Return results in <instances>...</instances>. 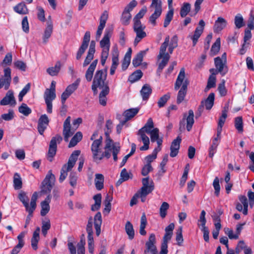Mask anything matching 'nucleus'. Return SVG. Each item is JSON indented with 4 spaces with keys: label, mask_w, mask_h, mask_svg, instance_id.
<instances>
[{
    "label": "nucleus",
    "mask_w": 254,
    "mask_h": 254,
    "mask_svg": "<svg viewBox=\"0 0 254 254\" xmlns=\"http://www.w3.org/2000/svg\"><path fill=\"white\" fill-rule=\"evenodd\" d=\"M155 128L154 127V123L153 122V120L151 118H149L146 123L145 124L144 126L140 128L138 132L142 133H147L149 134L151 132L153 129Z\"/></svg>",
    "instance_id": "31"
},
{
    "label": "nucleus",
    "mask_w": 254,
    "mask_h": 254,
    "mask_svg": "<svg viewBox=\"0 0 254 254\" xmlns=\"http://www.w3.org/2000/svg\"><path fill=\"white\" fill-rule=\"evenodd\" d=\"M214 63L215 67L219 73L224 76L228 71L226 65V54L224 53L222 56V58L219 57L215 58Z\"/></svg>",
    "instance_id": "8"
},
{
    "label": "nucleus",
    "mask_w": 254,
    "mask_h": 254,
    "mask_svg": "<svg viewBox=\"0 0 254 254\" xmlns=\"http://www.w3.org/2000/svg\"><path fill=\"white\" fill-rule=\"evenodd\" d=\"M125 229L126 232L128 236V238L130 240L132 239L134 236V231L133 226L130 222L127 221L126 223Z\"/></svg>",
    "instance_id": "52"
},
{
    "label": "nucleus",
    "mask_w": 254,
    "mask_h": 254,
    "mask_svg": "<svg viewBox=\"0 0 254 254\" xmlns=\"http://www.w3.org/2000/svg\"><path fill=\"white\" fill-rule=\"evenodd\" d=\"M102 216L100 212H98L94 216V224L97 236H99L101 232V226L102 224Z\"/></svg>",
    "instance_id": "34"
},
{
    "label": "nucleus",
    "mask_w": 254,
    "mask_h": 254,
    "mask_svg": "<svg viewBox=\"0 0 254 254\" xmlns=\"http://www.w3.org/2000/svg\"><path fill=\"white\" fill-rule=\"evenodd\" d=\"M113 33L112 28H106L103 38L100 42V46L102 49H110V38Z\"/></svg>",
    "instance_id": "14"
},
{
    "label": "nucleus",
    "mask_w": 254,
    "mask_h": 254,
    "mask_svg": "<svg viewBox=\"0 0 254 254\" xmlns=\"http://www.w3.org/2000/svg\"><path fill=\"white\" fill-rule=\"evenodd\" d=\"M227 24V21L221 17H219L215 21L214 25L215 32H219L226 27Z\"/></svg>",
    "instance_id": "27"
},
{
    "label": "nucleus",
    "mask_w": 254,
    "mask_h": 254,
    "mask_svg": "<svg viewBox=\"0 0 254 254\" xmlns=\"http://www.w3.org/2000/svg\"><path fill=\"white\" fill-rule=\"evenodd\" d=\"M169 207V205L167 202H164L162 203L159 210L160 216L162 218H164L166 217L167 215V211Z\"/></svg>",
    "instance_id": "63"
},
{
    "label": "nucleus",
    "mask_w": 254,
    "mask_h": 254,
    "mask_svg": "<svg viewBox=\"0 0 254 254\" xmlns=\"http://www.w3.org/2000/svg\"><path fill=\"white\" fill-rule=\"evenodd\" d=\"M151 91L152 90L149 85L147 84L144 85L140 91V94L143 100L147 99L151 94Z\"/></svg>",
    "instance_id": "46"
},
{
    "label": "nucleus",
    "mask_w": 254,
    "mask_h": 254,
    "mask_svg": "<svg viewBox=\"0 0 254 254\" xmlns=\"http://www.w3.org/2000/svg\"><path fill=\"white\" fill-rule=\"evenodd\" d=\"M110 88L108 85H106L99 94V102L102 106H105L107 103L106 96L109 94Z\"/></svg>",
    "instance_id": "35"
},
{
    "label": "nucleus",
    "mask_w": 254,
    "mask_h": 254,
    "mask_svg": "<svg viewBox=\"0 0 254 254\" xmlns=\"http://www.w3.org/2000/svg\"><path fill=\"white\" fill-rule=\"evenodd\" d=\"M139 110V108H135L129 109L125 111L124 113V116L126 119L125 121L127 122V121L133 118L138 113Z\"/></svg>",
    "instance_id": "42"
},
{
    "label": "nucleus",
    "mask_w": 254,
    "mask_h": 254,
    "mask_svg": "<svg viewBox=\"0 0 254 254\" xmlns=\"http://www.w3.org/2000/svg\"><path fill=\"white\" fill-rule=\"evenodd\" d=\"M56 98V92L46 89L44 94V99L47 106V112L49 114L52 113V102Z\"/></svg>",
    "instance_id": "10"
},
{
    "label": "nucleus",
    "mask_w": 254,
    "mask_h": 254,
    "mask_svg": "<svg viewBox=\"0 0 254 254\" xmlns=\"http://www.w3.org/2000/svg\"><path fill=\"white\" fill-rule=\"evenodd\" d=\"M148 134L150 135L152 142L156 141L157 144L162 145L163 140L162 138L159 137V130L158 128H153L152 131Z\"/></svg>",
    "instance_id": "29"
},
{
    "label": "nucleus",
    "mask_w": 254,
    "mask_h": 254,
    "mask_svg": "<svg viewBox=\"0 0 254 254\" xmlns=\"http://www.w3.org/2000/svg\"><path fill=\"white\" fill-rule=\"evenodd\" d=\"M53 30V25L51 22H48L47 23V26L44 30V32L43 36V41L44 43H47L48 39L51 37Z\"/></svg>",
    "instance_id": "32"
},
{
    "label": "nucleus",
    "mask_w": 254,
    "mask_h": 254,
    "mask_svg": "<svg viewBox=\"0 0 254 254\" xmlns=\"http://www.w3.org/2000/svg\"><path fill=\"white\" fill-rule=\"evenodd\" d=\"M221 140V134L216 133V135L212 139V143L209 148V156L212 157L216 152L217 148Z\"/></svg>",
    "instance_id": "21"
},
{
    "label": "nucleus",
    "mask_w": 254,
    "mask_h": 254,
    "mask_svg": "<svg viewBox=\"0 0 254 254\" xmlns=\"http://www.w3.org/2000/svg\"><path fill=\"white\" fill-rule=\"evenodd\" d=\"M98 63V60H95L91 64L87 69L85 73V78L88 81H91L92 78L93 72Z\"/></svg>",
    "instance_id": "33"
},
{
    "label": "nucleus",
    "mask_w": 254,
    "mask_h": 254,
    "mask_svg": "<svg viewBox=\"0 0 254 254\" xmlns=\"http://www.w3.org/2000/svg\"><path fill=\"white\" fill-rule=\"evenodd\" d=\"M4 75L0 78V89L3 88L7 90L10 86L11 81V69L6 67L3 70Z\"/></svg>",
    "instance_id": "11"
},
{
    "label": "nucleus",
    "mask_w": 254,
    "mask_h": 254,
    "mask_svg": "<svg viewBox=\"0 0 254 254\" xmlns=\"http://www.w3.org/2000/svg\"><path fill=\"white\" fill-rule=\"evenodd\" d=\"M62 137L57 134L53 137L50 143L48 155L49 157H53L56 153L57 144H59L62 140Z\"/></svg>",
    "instance_id": "15"
},
{
    "label": "nucleus",
    "mask_w": 254,
    "mask_h": 254,
    "mask_svg": "<svg viewBox=\"0 0 254 254\" xmlns=\"http://www.w3.org/2000/svg\"><path fill=\"white\" fill-rule=\"evenodd\" d=\"M93 219L91 217L88 220L86 227V231L88 233V248L89 252L93 254L94 250V243L93 237L92 224Z\"/></svg>",
    "instance_id": "9"
},
{
    "label": "nucleus",
    "mask_w": 254,
    "mask_h": 254,
    "mask_svg": "<svg viewBox=\"0 0 254 254\" xmlns=\"http://www.w3.org/2000/svg\"><path fill=\"white\" fill-rule=\"evenodd\" d=\"M108 18V13L107 11H104V12L102 14V15L100 18V23H99V25L98 27V29H97V31L96 32V39L97 40H99V39L102 35L103 30L104 29V28L105 26Z\"/></svg>",
    "instance_id": "18"
},
{
    "label": "nucleus",
    "mask_w": 254,
    "mask_h": 254,
    "mask_svg": "<svg viewBox=\"0 0 254 254\" xmlns=\"http://www.w3.org/2000/svg\"><path fill=\"white\" fill-rule=\"evenodd\" d=\"M49 120L48 116L46 115H42L39 118L38 124V130L39 133L43 135L47 128Z\"/></svg>",
    "instance_id": "23"
},
{
    "label": "nucleus",
    "mask_w": 254,
    "mask_h": 254,
    "mask_svg": "<svg viewBox=\"0 0 254 254\" xmlns=\"http://www.w3.org/2000/svg\"><path fill=\"white\" fill-rule=\"evenodd\" d=\"M181 142V138L180 136H178L176 139L173 141L170 147L171 152L170 155L171 157H174L177 155Z\"/></svg>",
    "instance_id": "25"
},
{
    "label": "nucleus",
    "mask_w": 254,
    "mask_h": 254,
    "mask_svg": "<svg viewBox=\"0 0 254 254\" xmlns=\"http://www.w3.org/2000/svg\"><path fill=\"white\" fill-rule=\"evenodd\" d=\"M147 225V219L145 213H143L141 217L139 233L141 235L144 236L146 234L145 228Z\"/></svg>",
    "instance_id": "48"
},
{
    "label": "nucleus",
    "mask_w": 254,
    "mask_h": 254,
    "mask_svg": "<svg viewBox=\"0 0 254 254\" xmlns=\"http://www.w3.org/2000/svg\"><path fill=\"white\" fill-rule=\"evenodd\" d=\"M170 57L169 54H166V55L162 56V58H161L162 59V60L158 65V67L157 69L158 72H161L162 71V69L167 64L170 59Z\"/></svg>",
    "instance_id": "51"
},
{
    "label": "nucleus",
    "mask_w": 254,
    "mask_h": 254,
    "mask_svg": "<svg viewBox=\"0 0 254 254\" xmlns=\"http://www.w3.org/2000/svg\"><path fill=\"white\" fill-rule=\"evenodd\" d=\"M187 122V129L188 131H190L194 124V113L192 110H190L188 114H184L182 120L180 122V126L182 125L184 127L185 121Z\"/></svg>",
    "instance_id": "16"
},
{
    "label": "nucleus",
    "mask_w": 254,
    "mask_h": 254,
    "mask_svg": "<svg viewBox=\"0 0 254 254\" xmlns=\"http://www.w3.org/2000/svg\"><path fill=\"white\" fill-rule=\"evenodd\" d=\"M139 137L138 138V141H142L143 143V145L140 147L141 151L147 150L149 148L150 140L148 136L142 133L138 132L137 133Z\"/></svg>",
    "instance_id": "26"
},
{
    "label": "nucleus",
    "mask_w": 254,
    "mask_h": 254,
    "mask_svg": "<svg viewBox=\"0 0 254 254\" xmlns=\"http://www.w3.org/2000/svg\"><path fill=\"white\" fill-rule=\"evenodd\" d=\"M80 82V79H77L74 82L69 85L66 87L65 90L62 93L61 96V100L63 104L64 103L66 100L77 88L79 85Z\"/></svg>",
    "instance_id": "12"
},
{
    "label": "nucleus",
    "mask_w": 254,
    "mask_h": 254,
    "mask_svg": "<svg viewBox=\"0 0 254 254\" xmlns=\"http://www.w3.org/2000/svg\"><path fill=\"white\" fill-rule=\"evenodd\" d=\"M191 6L189 3H183L180 11V15L182 17H185L190 11Z\"/></svg>",
    "instance_id": "57"
},
{
    "label": "nucleus",
    "mask_w": 254,
    "mask_h": 254,
    "mask_svg": "<svg viewBox=\"0 0 254 254\" xmlns=\"http://www.w3.org/2000/svg\"><path fill=\"white\" fill-rule=\"evenodd\" d=\"M146 51H141L138 53L132 60V64L135 67L139 66L143 60V56L145 55Z\"/></svg>",
    "instance_id": "47"
},
{
    "label": "nucleus",
    "mask_w": 254,
    "mask_h": 254,
    "mask_svg": "<svg viewBox=\"0 0 254 254\" xmlns=\"http://www.w3.org/2000/svg\"><path fill=\"white\" fill-rule=\"evenodd\" d=\"M40 231V227H38L36 229L35 231L34 232L33 234V236L31 239V246L32 248L36 250L37 249V244L39 241V233Z\"/></svg>",
    "instance_id": "37"
},
{
    "label": "nucleus",
    "mask_w": 254,
    "mask_h": 254,
    "mask_svg": "<svg viewBox=\"0 0 254 254\" xmlns=\"http://www.w3.org/2000/svg\"><path fill=\"white\" fill-rule=\"evenodd\" d=\"M185 71L184 68H182L180 70L179 74L177 78L175 85V89L178 90L182 85L183 86V84L185 82L188 83L187 80H185Z\"/></svg>",
    "instance_id": "28"
},
{
    "label": "nucleus",
    "mask_w": 254,
    "mask_h": 254,
    "mask_svg": "<svg viewBox=\"0 0 254 254\" xmlns=\"http://www.w3.org/2000/svg\"><path fill=\"white\" fill-rule=\"evenodd\" d=\"M13 9L16 12L20 14H25L28 12V9L23 2L18 3Z\"/></svg>",
    "instance_id": "49"
},
{
    "label": "nucleus",
    "mask_w": 254,
    "mask_h": 254,
    "mask_svg": "<svg viewBox=\"0 0 254 254\" xmlns=\"http://www.w3.org/2000/svg\"><path fill=\"white\" fill-rule=\"evenodd\" d=\"M80 154V151L79 150L74 151L70 155L68 162L64 164L61 171V175L59 178V181L63 182L67 176V172L70 171L74 166L78 156Z\"/></svg>",
    "instance_id": "3"
},
{
    "label": "nucleus",
    "mask_w": 254,
    "mask_h": 254,
    "mask_svg": "<svg viewBox=\"0 0 254 254\" xmlns=\"http://www.w3.org/2000/svg\"><path fill=\"white\" fill-rule=\"evenodd\" d=\"M142 183L143 186L137 193L147 195L154 190V183L152 181H149L148 177L143 178Z\"/></svg>",
    "instance_id": "13"
},
{
    "label": "nucleus",
    "mask_w": 254,
    "mask_h": 254,
    "mask_svg": "<svg viewBox=\"0 0 254 254\" xmlns=\"http://www.w3.org/2000/svg\"><path fill=\"white\" fill-rule=\"evenodd\" d=\"M106 70H98L96 71L92 85V89L94 94H97V88L103 89L106 85H108V82H106Z\"/></svg>",
    "instance_id": "4"
},
{
    "label": "nucleus",
    "mask_w": 254,
    "mask_h": 254,
    "mask_svg": "<svg viewBox=\"0 0 254 254\" xmlns=\"http://www.w3.org/2000/svg\"><path fill=\"white\" fill-rule=\"evenodd\" d=\"M104 177L101 174H96L95 178V185L98 190H101L104 187Z\"/></svg>",
    "instance_id": "40"
},
{
    "label": "nucleus",
    "mask_w": 254,
    "mask_h": 254,
    "mask_svg": "<svg viewBox=\"0 0 254 254\" xmlns=\"http://www.w3.org/2000/svg\"><path fill=\"white\" fill-rule=\"evenodd\" d=\"M146 11L147 8L145 6L143 7L133 18V23H142L140 19L144 16Z\"/></svg>",
    "instance_id": "50"
},
{
    "label": "nucleus",
    "mask_w": 254,
    "mask_h": 254,
    "mask_svg": "<svg viewBox=\"0 0 254 254\" xmlns=\"http://www.w3.org/2000/svg\"><path fill=\"white\" fill-rule=\"evenodd\" d=\"M132 50L131 48L128 49L127 52L126 53L124 57V60L122 64V69L124 70H126L130 63L131 56Z\"/></svg>",
    "instance_id": "39"
},
{
    "label": "nucleus",
    "mask_w": 254,
    "mask_h": 254,
    "mask_svg": "<svg viewBox=\"0 0 254 254\" xmlns=\"http://www.w3.org/2000/svg\"><path fill=\"white\" fill-rule=\"evenodd\" d=\"M119 64L118 49L115 48L112 54V64L111 66L117 68Z\"/></svg>",
    "instance_id": "62"
},
{
    "label": "nucleus",
    "mask_w": 254,
    "mask_h": 254,
    "mask_svg": "<svg viewBox=\"0 0 254 254\" xmlns=\"http://www.w3.org/2000/svg\"><path fill=\"white\" fill-rule=\"evenodd\" d=\"M142 72L140 70H137L129 76L128 80L131 83L134 82L140 79L142 76Z\"/></svg>",
    "instance_id": "56"
},
{
    "label": "nucleus",
    "mask_w": 254,
    "mask_h": 254,
    "mask_svg": "<svg viewBox=\"0 0 254 254\" xmlns=\"http://www.w3.org/2000/svg\"><path fill=\"white\" fill-rule=\"evenodd\" d=\"M234 23L236 27L240 29L245 25L244 18L241 14H237L234 19Z\"/></svg>",
    "instance_id": "54"
},
{
    "label": "nucleus",
    "mask_w": 254,
    "mask_h": 254,
    "mask_svg": "<svg viewBox=\"0 0 254 254\" xmlns=\"http://www.w3.org/2000/svg\"><path fill=\"white\" fill-rule=\"evenodd\" d=\"M235 127L239 132H242L243 130V119L242 117H238L235 118Z\"/></svg>",
    "instance_id": "64"
},
{
    "label": "nucleus",
    "mask_w": 254,
    "mask_h": 254,
    "mask_svg": "<svg viewBox=\"0 0 254 254\" xmlns=\"http://www.w3.org/2000/svg\"><path fill=\"white\" fill-rule=\"evenodd\" d=\"M151 15L149 17V23L153 26L156 25V20L161 16L162 12V4L161 0H152L149 6Z\"/></svg>",
    "instance_id": "5"
},
{
    "label": "nucleus",
    "mask_w": 254,
    "mask_h": 254,
    "mask_svg": "<svg viewBox=\"0 0 254 254\" xmlns=\"http://www.w3.org/2000/svg\"><path fill=\"white\" fill-rule=\"evenodd\" d=\"M102 142V137L99 136L91 145V149L94 161L99 163L104 157L109 158L112 153L113 159L116 161L118 160L117 155L120 150V144L114 142L111 138H107L105 141V151L103 152Z\"/></svg>",
    "instance_id": "1"
},
{
    "label": "nucleus",
    "mask_w": 254,
    "mask_h": 254,
    "mask_svg": "<svg viewBox=\"0 0 254 254\" xmlns=\"http://www.w3.org/2000/svg\"><path fill=\"white\" fill-rule=\"evenodd\" d=\"M16 103L13 92L11 90L7 92L5 96L0 102V104L2 106L9 105L10 106H14Z\"/></svg>",
    "instance_id": "19"
},
{
    "label": "nucleus",
    "mask_w": 254,
    "mask_h": 254,
    "mask_svg": "<svg viewBox=\"0 0 254 254\" xmlns=\"http://www.w3.org/2000/svg\"><path fill=\"white\" fill-rule=\"evenodd\" d=\"M188 83H184L183 86H182L181 88L179 90L177 102L178 104L181 103L184 100L187 93V89Z\"/></svg>",
    "instance_id": "38"
},
{
    "label": "nucleus",
    "mask_w": 254,
    "mask_h": 254,
    "mask_svg": "<svg viewBox=\"0 0 254 254\" xmlns=\"http://www.w3.org/2000/svg\"><path fill=\"white\" fill-rule=\"evenodd\" d=\"M227 117V109H224L222 112V115L220 117L218 123V127L217 128V132L218 134H221L222 127L225 122L226 119Z\"/></svg>",
    "instance_id": "36"
},
{
    "label": "nucleus",
    "mask_w": 254,
    "mask_h": 254,
    "mask_svg": "<svg viewBox=\"0 0 254 254\" xmlns=\"http://www.w3.org/2000/svg\"><path fill=\"white\" fill-rule=\"evenodd\" d=\"M156 238L154 234H151L148 241L146 243V250L145 252H150L152 254H157V251L155 245Z\"/></svg>",
    "instance_id": "20"
},
{
    "label": "nucleus",
    "mask_w": 254,
    "mask_h": 254,
    "mask_svg": "<svg viewBox=\"0 0 254 254\" xmlns=\"http://www.w3.org/2000/svg\"><path fill=\"white\" fill-rule=\"evenodd\" d=\"M146 27L142 23H133V29L136 34L134 44L136 45L142 39L147 36L144 30Z\"/></svg>",
    "instance_id": "7"
},
{
    "label": "nucleus",
    "mask_w": 254,
    "mask_h": 254,
    "mask_svg": "<svg viewBox=\"0 0 254 254\" xmlns=\"http://www.w3.org/2000/svg\"><path fill=\"white\" fill-rule=\"evenodd\" d=\"M214 93H211L209 94L208 97L205 100L201 101V106L205 107L207 110L211 109L214 104Z\"/></svg>",
    "instance_id": "30"
},
{
    "label": "nucleus",
    "mask_w": 254,
    "mask_h": 254,
    "mask_svg": "<svg viewBox=\"0 0 254 254\" xmlns=\"http://www.w3.org/2000/svg\"><path fill=\"white\" fill-rule=\"evenodd\" d=\"M13 186L15 190H19L22 187V180L20 175L15 173L13 177Z\"/></svg>",
    "instance_id": "53"
},
{
    "label": "nucleus",
    "mask_w": 254,
    "mask_h": 254,
    "mask_svg": "<svg viewBox=\"0 0 254 254\" xmlns=\"http://www.w3.org/2000/svg\"><path fill=\"white\" fill-rule=\"evenodd\" d=\"M55 181V177L52 174V170L49 171L45 178L42 183L41 190L44 193H49L52 188L54 182Z\"/></svg>",
    "instance_id": "6"
},
{
    "label": "nucleus",
    "mask_w": 254,
    "mask_h": 254,
    "mask_svg": "<svg viewBox=\"0 0 254 254\" xmlns=\"http://www.w3.org/2000/svg\"><path fill=\"white\" fill-rule=\"evenodd\" d=\"M205 26V22L203 20H200L198 23V26L196 28L194 34L191 36V39L193 41V46H194L197 42L198 38L202 33Z\"/></svg>",
    "instance_id": "22"
},
{
    "label": "nucleus",
    "mask_w": 254,
    "mask_h": 254,
    "mask_svg": "<svg viewBox=\"0 0 254 254\" xmlns=\"http://www.w3.org/2000/svg\"><path fill=\"white\" fill-rule=\"evenodd\" d=\"M131 18V15L130 13L124 10L121 18V21L123 25H127L129 23Z\"/></svg>",
    "instance_id": "55"
},
{
    "label": "nucleus",
    "mask_w": 254,
    "mask_h": 254,
    "mask_svg": "<svg viewBox=\"0 0 254 254\" xmlns=\"http://www.w3.org/2000/svg\"><path fill=\"white\" fill-rule=\"evenodd\" d=\"M85 240L84 236L81 238L80 242L77 244V254H85Z\"/></svg>",
    "instance_id": "60"
},
{
    "label": "nucleus",
    "mask_w": 254,
    "mask_h": 254,
    "mask_svg": "<svg viewBox=\"0 0 254 254\" xmlns=\"http://www.w3.org/2000/svg\"><path fill=\"white\" fill-rule=\"evenodd\" d=\"M169 41L170 37L169 36H167L166 37L164 42L162 44L160 47L159 54L158 56V58L159 59H161L162 56L168 54L167 53H166V51L167 47L169 46Z\"/></svg>",
    "instance_id": "41"
},
{
    "label": "nucleus",
    "mask_w": 254,
    "mask_h": 254,
    "mask_svg": "<svg viewBox=\"0 0 254 254\" xmlns=\"http://www.w3.org/2000/svg\"><path fill=\"white\" fill-rule=\"evenodd\" d=\"M181 142V138L180 136H178L176 139L173 141L170 147L171 152L170 155L171 157H174L177 155Z\"/></svg>",
    "instance_id": "24"
},
{
    "label": "nucleus",
    "mask_w": 254,
    "mask_h": 254,
    "mask_svg": "<svg viewBox=\"0 0 254 254\" xmlns=\"http://www.w3.org/2000/svg\"><path fill=\"white\" fill-rule=\"evenodd\" d=\"M220 47V38H218L215 43L213 44L211 51L210 53L211 55L212 56L216 55L218 52L219 51Z\"/></svg>",
    "instance_id": "59"
},
{
    "label": "nucleus",
    "mask_w": 254,
    "mask_h": 254,
    "mask_svg": "<svg viewBox=\"0 0 254 254\" xmlns=\"http://www.w3.org/2000/svg\"><path fill=\"white\" fill-rule=\"evenodd\" d=\"M61 67V62L58 61L56 63L55 66L48 68L47 69V72L51 76L57 75L60 70Z\"/></svg>",
    "instance_id": "44"
},
{
    "label": "nucleus",
    "mask_w": 254,
    "mask_h": 254,
    "mask_svg": "<svg viewBox=\"0 0 254 254\" xmlns=\"http://www.w3.org/2000/svg\"><path fill=\"white\" fill-rule=\"evenodd\" d=\"M74 131L75 129H72L71 128L70 117H68L64 123L63 135L65 141H68L69 138L73 134Z\"/></svg>",
    "instance_id": "17"
},
{
    "label": "nucleus",
    "mask_w": 254,
    "mask_h": 254,
    "mask_svg": "<svg viewBox=\"0 0 254 254\" xmlns=\"http://www.w3.org/2000/svg\"><path fill=\"white\" fill-rule=\"evenodd\" d=\"M18 197L24 206L26 211L29 213V216H31L36 207V201L38 198L37 193L35 192L33 194L30 204L28 203L29 197L25 192L21 191L18 193Z\"/></svg>",
    "instance_id": "2"
},
{
    "label": "nucleus",
    "mask_w": 254,
    "mask_h": 254,
    "mask_svg": "<svg viewBox=\"0 0 254 254\" xmlns=\"http://www.w3.org/2000/svg\"><path fill=\"white\" fill-rule=\"evenodd\" d=\"M18 111L20 113L26 116H28L32 112L31 109L25 103L21 104L18 108Z\"/></svg>",
    "instance_id": "61"
},
{
    "label": "nucleus",
    "mask_w": 254,
    "mask_h": 254,
    "mask_svg": "<svg viewBox=\"0 0 254 254\" xmlns=\"http://www.w3.org/2000/svg\"><path fill=\"white\" fill-rule=\"evenodd\" d=\"M102 195L100 193H98L93 196V199L95 201V203L91 206V210L92 211L98 210L101 206Z\"/></svg>",
    "instance_id": "45"
},
{
    "label": "nucleus",
    "mask_w": 254,
    "mask_h": 254,
    "mask_svg": "<svg viewBox=\"0 0 254 254\" xmlns=\"http://www.w3.org/2000/svg\"><path fill=\"white\" fill-rule=\"evenodd\" d=\"M82 138V134L80 131L77 132L71 138L68 147L75 146Z\"/></svg>",
    "instance_id": "43"
},
{
    "label": "nucleus",
    "mask_w": 254,
    "mask_h": 254,
    "mask_svg": "<svg viewBox=\"0 0 254 254\" xmlns=\"http://www.w3.org/2000/svg\"><path fill=\"white\" fill-rule=\"evenodd\" d=\"M174 15V10L172 8H170L168 11L167 12V14L166 15L165 18L164 22V27H167L170 22L173 19Z\"/></svg>",
    "instance_id": "58"
}]
</instances>
